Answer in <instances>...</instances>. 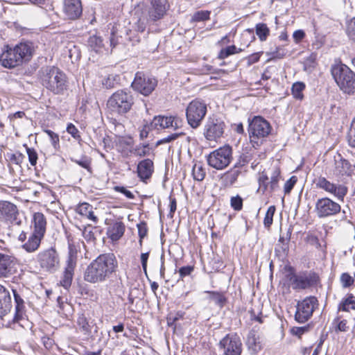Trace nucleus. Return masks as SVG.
<instances>
[{"label": "nucleus", "mask_w": 355, "mask_h": 355, "mask_svg": "<svg viewBox=\"0 0 355 355\" xmlns=\"http://www.w3.org/2000/svg\"><path fill=\"white\" fill-rule=\"evenodd\" d=\"M349 306L351 309L355 310V301H352L349 300H343L338 305V311L349 312Z\"/></svg>", "instance_id": "46"}, {"label": "nucleus", "mask_w": 355, "mask_h": 355, "mask_svg": "<svg viewBox=\"0 0 355 355\" xmlns=\"http://www.w3.org/2000/svg\"><path fill=\"white\" fill-rule=\"evenodd\" d=\"M280 169L277 166L272 168L270 174V192H272L279 188V181L280 179Z\"/></svg>", "instance_id": "33"}, {"label": "nucleus", "mask_w": 355, "mask_h": 355, "mask_svg": "<svg viewBox=\"0 0 355 355\" xmlns=\"http://www.w3.org/2000/svg\"><path fill=\"white\" fill-rule=\"evenodd\" d=\"M318 305V300L314 296L306 297L302 301H299L296 306L295 320L299 323L306 322L311 318Z\"/></svg>", "instance_id": "10"}, {"label": "nucleus", "mask_w": 355, "mask_h": 355, "mask_svg": "<svg viewBox=\"0 0 355 355\" xmlns=\"http://www.w3.org/2000/svg\"><path fill=\"white\" fill-rule=\"evenodd\" d=\"M63 12L67 19L75 20L83 13V6L80 0H64Z\"/></svg>", "instance_id": "18"}, {"label": "nucleus", "mask_w": 355, "mask_h": 355, "mask_svg": "<svg viewBox=\"0 0 355 355\" xmlns=\"http://www.w3.org/2000/svg\"><path fill=\"white\" fill-rule=\"evenodd\" d=\"M272 127L270 123L260 116H255L249 121L248 132L250 143L258 148L270 135Z\"/></svg>", "instance_id": "4"}, {"label": "nucleus", "mask_w": 355, "mask_h": 355, "mask_svg": "<svg viewBox=\"0 0 355 355\" xmlns=\"http://www.w3.org/2000/svg\"><path fill=\"white\" fill-rule=\"evenodd\" d=\"M157 85V80L150 76L145 75L142 72H137L135 75L132 87L134 90L144 96L150 95Z\"/></svg>", "instance_id": "14"}, {"label": "nucleus", "mask_w": 355, "mask_h": 355, "mask_svg": "<svg viewBox=\"0 0 355 355\" xmlns=\"http://www.w3.org/2000/svg\"><path fill=\"white\" fill-rule=\"evenodd\" d=\"M340 211L341 206L328 197L320 198L315 201L314 212L320 219L334 216Z\"/></svg>", "instance_id": "9"}, {"label": "nucleus", "mask_w": 355, "mask_h": 355, "mask_svg": "<svg viewBox=\"0 0 355 355\" xmlns=\"http://www.w3.org/2000/svg\"><path fill=\"white\" fill-rule=\"evenodd\" d=\"M241 174V171L235 168L227 171L221 177V181L223 186L225 187H232L236 182L239 175Z\"/></svg>", "instance_id": "29"}, {"label": "nucleus", "mask_w": 355, "mask_h": 355, "mask_svg": "<svg viewBox=\"0 0 355 355\" xmlns=\"http://www.w3.org/2000/svg\"><path fill=\"white\" fill-rule=\"evenodd\" d=\"M291 230H288L286 233V236L284 237L283 236H280L279 242L281 243L282 245L281 246V250L282 252H285L288 250V242L291 239Z\"/></svg>", "instance_id": "51"}, {"label": "nucleus", "mask_w": 355, "mask_h": 355, "mask_svg": "<svg viewBox=\"0 0 355 355\" xmlns=\"http://www.w3.org/2000/svg\"><path fill=\"white\" fill-rule=\"evenodd\" d=\"M44 132H46L48 135V136L50 137L51 144H52L53 146L54 147V148H55V149L58 148V147H59V141H60L58 135L56 134L55 132H53L51 130H45Z\"/></svg>", "instance_id": "55"}, {"label": "nucleus", "mask_w": 355, "mask_h": 355, "mask_svg": "<svg viewBox=\"0 0 355 355\" xmlns=\"http://www.w3.org/2000/svg\"><path fill=\"white\" fill-rule=\"evenodd\" d=\"M17 214V207L8 201H0V220H13Z\"/></svg>", "instance_id": "23"}, {"label": "nucleus", "mask_w": 355, "mask_h": 355, "mask_svg": "<svg viewBox=\"0 0 355 355\" xmlns=\"http://www.w3.org/2000/svg\"><path fill=\"white\" fill-rule=\"evenodd\" d=\"M346 33L349 39L355 44V17H353L347 23Z\"/></svg>", "instance_id": "45"}, {"label": "nucleus", "mask_w": 355, "mask_h": 355, "mask_svg": "<svg viewBox=\"0 0 355 355\" xmlns=\"http://www.w3.org/2000/svg\"><path fill=\"white\" fill-rule=\"evenodd\" d=\"M92 206L88 203L84 202L80 204L76 208V211L79 214L86 216L87 218L93 220L94 222L97 221L96 216L94 214L92 211Z\"/></svg>", "instance_id": "32"}, {"label": "nucleus", "mask_w": 355, "mask_h": 355, "mask_svg": "<svg viewBox=\"0 0 355 355\" xmlns=\"http://www.w3.org/2000/svg\"><path fill=\"white\" fill-rule=\"evenodd\" d=\"M193 266H187L179 269V274L181 279L189 275L193 271Z\"/></svg>", "instance_id": "60"}, {"label": "nucleus", "mask_w": 355, "mask_h": 355, "mask_svg": "<svg viewBox=\"0 0 355 355\" xmlns=\"http://www.w3.org/2000/svg\"><path fill=\"white\" fill-rule=\"evenodd\" d=\"M138 234L139 236V244L142 245V239L147 235L148 228L146 223H140L137 225Z\"/></svg>", "instance_id": "53"}, {"label": "nucleus", "mask_w": 355, "mask_h": 355, "mask_svg": "<svg viewBox=\"0 0 355 355\" xmlns=\"http://www.w3.org/2000/svg\"><path fill=\"white\" fill-rule=\"evenodd\" d=\"M207 113V105L198 99L192 101L186 110L187 120L193 128H197L201 124Z\"/></svg>", "instance_id": "8"}, {"label": "nucleus", "mask_w": 355, "mask_h": 355, "mask_svg": "<svg viewBox=\"0 0 355 355\" xmlns=\"http://www.w3.org/2000/svg\"><path fill=\"white\" fill-rule=\"evenodd\" d=\"M134 104V98L130 92L118 90L107 101L108 107L119 114L128 112Z\"/></svg>", "instance_id": "6"}, {"label": "nucleus", "mask_w": 355, "mask_h": 355, "mask_svg": "<svg viewBox=\"0 0 355 355\" xmlns=\"http://www.w3.org/2000/svg\"><path fill=\"white\" fill-rule=\"evenodd\" d=\"M331 75L339 88L346 94L355 92V73L345 64H337L331 67Z\"/></svg>", "instance_id": "5"}, {"label": "nucleus", "mask_w": 355, "mask_h": 355, "mask_svg": "<svg viewBox=\"0 0 355 355\" xmlns=\"http://www.w3.org/2000/svg\"><path fill=\"white\" fill-rule=\"evenodd\" d=\"M225 355H241L242 343L236 334H227L219 343Z\"/></svg>", "instance_id": "16"}, {"label": "nucleus", "mask_w": 355, "mask_h": 355, "mask_svg": "<svg viewBox=\"0 0 355 355\" xmlns=\"http://www.w3.org/2000/svg\"><path fill=\"white\" fill-rule=\"evenodd\" d=\"M289 284L294 290H303L315 285L319 277L315 272H306L299 275L291 272L286 275Z\"/></svg>", "instance_id": "11"}, {"label": "nucleus", "mask_w": 355, "mask_h": 355, "mask_svg": "<svg viewBox=\"0 0 355 355\" xmlns=\"http://www.w3.org/2000/svg\"><path fill=\"white\" fill-rule=\"evenodd\" d=\"M154 170L153 162L150 159H145L137 165L138 176L142 181L149 179Z\"/></svg>", "instance_id": "25"}, {"label": "nucleus", "mask_w": 355, "mask_h": 355, "mask_svg": "<svg viewBox=\"0 0 355 355\" xmlns=\"http://www.w3.org/2000/svg\"><path fill=\"white\" fill-rule=\"evenodd\" d=\"M24 146L26 148L31 165L33 166H35L38 158L36 150L33 148L28 147L26 144H24Z\"/></svg>", "instance_id": "47"}, {"label": "nucleus", "mask_w": 355, "mask_h": 355, "mask_svg": "<svg viewBox=\"0 0 355 355\" xmlns=\"http://www.w3.org/2000/svg\"><path fill=\"white\" fill-rule=\"evenodd\" d=\"M125 229V225L122 222L116 221L109 225L107 235L112 241H116L123 236Z\"/></svg>", "instance_id": "26"}, {"label": "nucleus", "mask_w": 355, "mask_h": 355, "mask_svg": "<svg viewBox=\"0 0 355 355\" xmlns=\"http://www.w3.org/2000/svg\"><path fill=\"white\" fill-rule=\"evenodd\" d=\"M33 232L37 234L44 236L46 232V221L43 214L37 212L33 215Z\"/></svg>", "instance_id": "30"}, {"label": "nucleus", "mask_w": 355, "mask_h": 355, "mask_svg": "<svg viewBox=\"0 0 355 355\" xmlns=\"http://www.w3.org/2000/svg\"><path fill=\"white\" fill-rule=\"evenodd\" d=\"M231 207L236 211H240L243 207V199L242 198L237 195L236 196H233L230 200Z\"/></svg>", "instance_id": "49"}, {"label": "nucleus", "mask_w": 355, "mask_h": 355, "mask_svg": "<svg viewBox=\"0 0 355 355\" xmlns=\"http://www.w3.org/2000/svg\"><path fill=\"white\" fill-rule=\"evenodd\" d=\"M67 132L70 134L75 139L81 140L80 132L73 123H69L67 127Z\"/></svg>", "instance_id": "54"}, {"label": "nucleus", "mask_w": 355, "mask_h": 355, "mask_svg": "<svg viewBox=\"0 0 355 355\" xmlns=\"http://www.w3.org/2000/svg\"><path fill=\"white\" fill-rule=\"evenodd\" d=\"M225 128V123L215 116L208 117L204 128V135L207 140L216 141L220 138Z\"/></svg>", "instance_id": "15"}, {"label": "nucleus", "mask_w": 355, "mask_h": 355, "mask_svg": "<svg viewBox=\"0 0 355 355\" xmlns=\"http://www.w3.org/2000/svg\"><path fill=\"white\" fill-rule=\"evenodd\" d=\"M12 309V301L9 291L0 284V318L3 319Z\"/></svg>", "instance_id": "21"}, {"label": "nucleus", "mask_w": 355, "mask_h": 355, "mask_svg": "<svg viewBox=\"0 0 355 355\" xmlns=\"http://www.w3.org/2000/svg\"><path fill=\"white\" fill-rule=\"evenodd\" d=\"M193 179L196 181H202L206 175V170L200 162L196 163L192 169Z\"/></svg>", "instance_id": "34"}, {"label": "nucleus", "mask_w": 355, "mask_h": 355, "mask_svg": "<svg viewBox=\"0 0 355 355\" xmlns=\"http://www.w3.org/2000/svg\"><path fill=\"white\" fill-rule=\"evenodd\" d=\"M210 12L207 10H200L194 13L192 20L194 21H205L209 19Z\"/></svg>", "instance_id": "48"}, {"label": "nucleus", "mask_w": 355, "mask_h": 355, "mask_svg": "<svg viewBox=\"0 0 355 355\" xmlns=\"http://www.w3.org/2000/svg\"><path fill=\"white\" fill-rule=\"evenodd\" d=\"M334 324H336L335 331L345 332L347 331V321L346 320H340V318L337 317L334 320Z\"/></svg>", "instance_id": "50"}, {"label": "nucleus", "mask_w": 355, "mask_h": 355, "mask_svg": "<svg viewBox=\"0 0 355 355\" xmlns=\"http://www.w3.org/2000/svg\"><path fill=\"white\" fill-rule=\"evenodd\" d=\"M71 161L73 162H75L76 164H78L81 167L85 168L89 173H92V167H91V163H92L91 158H89L87 156H83L79 159L71 158Z\"/></svg>", "instance_id": "40"}, {"label": "nucleus", "mask_w": 355, "mask_h": 355, "mask_svg": "<svg viewBox=\"0 0 355 355\" xmlns=\"http://www.w3.org/2000/svg\"><path fill=\"white\" fill-rule=\"evenodd\" d=\"M37 261L44 271L53 272L59 268V255L53 248L39 252L37 256Z\"/></svg>", "instance_id": "12"}, {"label": "nucleus", "mask_w": 355, "mask_h": 355, "mask_svg": "<svg viewBox=\"0 0 355 355\" xmlns=\"http://www.w3.org/2000/svg\"><path fill=\"white\" fill-rule=\"evenodd\" d=\"M351 164L345 159H344L340 154L337 157H335V168L338 175H344L350 173Z\"/></svg>", "instance_id": "31"}, {"label": "nucleus", "mask_w": 355, "mask_h": 355, "mask_svg": "<svg viewBox=\"0 0 355 355\" xmlns=\"http://www.w3.org/2000/svg\"><path fill=\"white\" fill-rule=\"evenodd\" d=\"M118 268V261L113 253L98 256L87 267L84 280L91 284L102 283L109 279Z\"/></svg>", "instance_id": "1"}, {"label": "nucleus", "mask_w": 355, "mask_h": 355, "mask_svg": "<svg viewBox=\"0 0 355 355\" xmlns=\"http://www.w3.org/2000/svg\"><path fill=\"white\" fill-rule=\"evenodd\" d=\"M33 55V46L29 43H20L14 48H10L0 55L1 64L6 68H14L28 61Z\"/></svg>", "instance_id": "3"}, {"label": "nucleus", "mask_w": 355, "mask_h": 355, "mask_svg": "<svg viewBox=\"0 0 355 355\" xmlns=\"http://www.w3.org/2000/svg\"><path fill=\"white\" fill-rule=\"evenodd\" d=\"M88 44L92 49L96 53L101 51L104 46L103 39L97 35L91 36L89 38Z\"/></svg>", "instance_id": "36"}, {"label": "nucleus", "mask_w": 355, "mask_h": 355, "mask_svg": "<svg viewBox=\"0 0 355 355\" xmlns=\"http://www.w3.org/2000/svg\"><path fill=\"white\" fill-rule=\"evenodd\" d=\"M269 28L266 24H258L256 26V33L261 41H265L269 35Z\"/></svg>", "instance_id": "41"}, {"label": "nucleus", "mask_w": 355, "mask_h": 355, "mask_svg": "<svg viewBox=\"0 0 355 355\" xmlns=\"http://www.w3.org/2000/svg\"><path fill=\"white\" fill-rule=\"evenodd\" d=\"M354 279L347 272H344L340 276V282L343 288H348L354 284Z\"/></svg>", "instance_id": "52"}, {"label": "nucleus", "mask_w": 355, "mask_h": 355, "mask_svg": "<svg viewBox=\"0 0 355 355\" xmlns=\"http://www.w3.org/2000/svg\"><path fill=\"white\" fill-rule=\"evenodd\" d=\"M170 199V212L169 216L171 218L173 216V214L177 209L176 199L174 198L169 197Z\"/></svg>", "instance_id": "64"}, {"label": "nucleus", "mask_w": 355, "mask_h": 355, "mask_svg": "<svg viewBox=\"0 0 355 355\" xmlns=\"http://www.w3.org/2000/svg\"><path fill=\"white\" fill-rule=\"evenodd\" d=\"M182 135H184L183 132L171 134V135H168V137L157 141L156 146L161 145L164 143L171 142V141L176 139L178 137Z\"/></svg>", "instance_id": "58"}, {"label": "nucleus", "mask_w": 355, "mask_h": 355, "mask_svg": "<svg viewBox=\"0 0 355 355\" xmlns=\"http://www.w3.org/2000/svg\"><path fill=\"white\" fill-rule=\"evenodd\" d=\"M275 210L276 208L274 205H271L268 207L263 220V224L266 227H270L272 224L273 216L275 214Z\"/></svg>", "instance_id": "43"}, {"label": "nucleus", "mask_w": 355, "mask_h": 355, "mask_svg": "<svg viewBox=\"0 0 355 355\" xmlns=\"http://www.w3.org/2000/svg\"><path fill=\"white\" fill-rule=\"evenodd\" d=\"M348 142L349 146L355 148V119L353 120L352 127L349 130Z\"/></svg>", "instance_id": "59"}, {"label": "nucleus", "mask_w": 355, "mask_h": 355, "mask_svg": "<svg viewBox=\"0 0 355 355\" xmlns=\"http://www.w3.org/2000/svg\"><path fill=\"white\" fill-rule=\"evenodd\" d=\"M258 182L259 184V189L262 190L263 193H265L267 191H270L269 177L265 171H263L261 173H260Z\"/></svg>", "instance_id": "38"}, {"label": "nucleus", "mask_w": 355, "mask_h": 355, "mask_svg": "<svg viewBox=\"0 0 355 355\" xmlns=\"http://www.w3.org/2000/svg\"><path fill=\"white\" fill-rule=\"evenodd\" d=\"M42 85L55 94H61L67 89V78L65 73L55 67H46L40 71Z\"/></svg>", "instance_id": "2"}, {"label": "nucleus", "mask_w": 355, "mask_h": 355, "mask_svg": "<svg viewBox=\"0 0 355 355\" xmlns=\"http://www.w3.org/2000/svg\"><path fill=\"white\" fill-rule=\"evenodd\" d=\"M78 329L86 338H94L98 332V327L93 321L89 322L81 314L77 319Z\"/></svg>", "instance_id": "19"}, {"label": "nucleus", "mask_w": 355, "mask_h": 355, "mask_svg": "<svg viewBox=\"0 0 355 355\" xmlns=\"http://www.w3.org/2000/svg\"><path fill=\"white\" fill-rule=\"evenodd\" d=\"M75 267L76 261L72 257V256L70 255L67 261V266L64 268L63 277L60 281L61 285L65 288H69L71 284Z\"/></svg>", "instance_id": "24"}, {"label": "nucleus", "mask_w": 355, "mask_h": 355, "mask_svg": "<svg viewBox=\"0 0 355 355\" xmlns=\"http://www.w3.org/2000/svg\"><path fill=\"white\" fill-rule=\"evenodd\" d=\"M149 144H139L133 149V153L139 157H144L149 155Z\"/></svg>", "instance_id": "44"}, {"label": "nucleus", "mask_w": 355, "mask_h": 355, "mask_svg": "<svg viewBox=\"0 0 355 355\" xmlns=\"http://www.w3.org/2000/svg\"><path fill=\"white\" fill-rule=\"evenodd\" d=\"M247 344L253 351L261 348L259 336L254 331H251L247 338Z\"/></svg>", "instance_id": "35"}, {"label": "nucleus", "mask_w": 355, "mask_h": 355, "mask_svg": "<svg viewBox=\"0 0 355 355\" xmlns=\"http://www.w3.org/2000/svg\"><path fill=\"white\" fill-rule=\"evenodd\" d=\"M18 261L8 250L2 249L0 252V277L9 278L15 275L18 270Z\"/></svg>", "instance_id": "13"}, {"label": "nucleus", "mask_w": 355, "mask_h": 355, "mask_svg": "<svg viewBox=\"0 0 355 355\" xmlns=\"http://www.w3.org/2000/svg\"><path fill=\"white\" fill-rule=\"evenodd\" d=\"M232 159V148L229 145H225L214 150L207 157L208 164L216 170L225 168Z\"/></svg>", "instance_id": "7"}, {"label": "nucleus", "mask_w": 355, "mask_h": 355, "mask_svg": "<svg viewBox=\"0 0 355 355\" xmlns=\"http://www.w3.org/2000/svg\"><path fill=\"white\" fill-rule=\"evenodd\" d=\"M115 189L122 193H123L128 199H133L135 198L134 194L129 190L121 187H116Z\"/></svg>", "instance_id": "63"}, {"label": "nucleus", "mask_w": 355, "mask_h": 355, "mask_svg": "<svg viewBox=\"0 0 355 355\" xmlns=\"http://www.w3.org/2000/svg\"><path fill=\"white\" fill-rule=\"evenodd\" d=\"M12 292L15 298V302L16 304L15 313L12 318V322L18 323L21 320H24V300L21 297V296L18 294L16 290L12 289Z\"/></svg>", "instance_id": "28"}, {"label": "nucleus", "mask_w": 355, "mask_h": 355, "mask_svg": "<svg viewBox=\"0 0 355 355\" xmlns=\"http://www.w3.org/2000/svg\"><path fill=\"white\" fill-rule=\"evenodd\" d=\"M297 181V178L296 176L293 175V176L289 178V180H288L286 182V183L284 184V193L286 194H288L291 191L293 187L296 184Z\"/></svg>", "instance_id": "56"}, {"label": "nucleus", "mask_w": 355, "mask_h": 355, "mask_svg": "<svg viewBox=\"0 0 355 355\" xmlns=\"http://www.w3.org/2000/svg\"><path fill=\"white\" fill-rule=\"evenodd\" d=\"M308 330H309V326H304V327H295L291 329V332L293 335L300 337L305 332L308 331Z\"/></svg>", "instance_id": "61"}, {"label": "nucleus", "mask_w": 355, "mask_h": 355, "mask_svg": "<svg viewBox=\"0 0 355 355\" xmlns=\"http://www.w3.org/2000/svg\"><path fill=\"white\" fill-rule=\"evenodd\" d=\"M166 8L165 3L162 0H152L151 7L148 10V17L152 21H156L164 17Z\"/></svg>", "instance_id": "22"}, {"label": "nucleus", "mask_w": 355, "mask_h": 355, "mask_svg": "<svg viewBox=\"0 0 355 355\" xmlns=\"http://www.w3.org/2000/svg\"><path fill=\"white\" fill-rule=\"evenodd\" d=\"M153 128H154L150 125V123L144 125L142 127L141 130H140V133H139L140 139H144L146 138L148 135L149 131Z\"/></svg>", "instance_id": "62"}, {"label": "nucleus", "mask_w": 355, "mask_h": 355, "mask_svg": "<svg viewBox=\"0 0 355 355\" xmlns=\"http://www.w3.org/2000/svg\"><path fill=\"white\" fill-rule=\"evenodd\" d=\"M242 51L241 49H237L236 46L232 45L228 46L224 49H222L218 54V58L220 60L225 59L228 56L234 53H240Z\"/></svg>", "instance_id": "37"}, {"label": "nucleus", "mask_w": 355, "mask_h": 355, "mask_svg": "<svg viewBox=\"0 0 355 355\" xmlns=\"http://www.w3.org/2000/svg\"><path fill=\"white\" fill-rule=\"evenodd\" d=\"M316 186L318 188L334 195L340 200H343L344 197L347 193V188L345 186L334 184L324 177H320L318 179Z\"/></svg>", "instance_id": "17"}, {"label": "nucleus", "mask_w": 355, "mask_h": 355, "mask_svg": "<svg viewBox=\"0 0 355 355\" xmlns=\"http://www.w3.org/2000/svg\"><path fill=\"white\" fill-rule=\"evenodd\" d=\"M8 157L10 161L14 164H19L22 162L24 159V155L21 153H17L16 154L11 153L8 154Z\"/></svg>", "instance_id": "57"}, {"label": "nucleus", "mask_w": 355, "mask_h": 355, "mask_svg": "<svg viewBox=\"0 0 355 355\" xmlns=\"http://www.w3.org/2000/svg\"><path fill=\"white\" fill-rule=\"evenodd\" d=\"M44 236L37 234L33 232L28 238V240L22 245V248L28 252H34L40 247Z\"/></svg>", "instance_id": "27"}, {"label": "nucleus", "mask_w": 355, "mask_h": 355, "mask_svg": "<svg viewBox=\"0 0 355 355\" xmlns=\"http://www.w3.org/2000/svg\"><path fill=\"white\" fill-rule=\"evenodd\" d=\"M210 295L209 299L214 302V303L218 305L220 307H223L226 302V298L223 294L218 292L207 291Z\"/></svg>", "instance_id": "39"}, {"label": "nucleus", "mask_w": 355, "mask_h": 355, "mask_svg": "<svg viewBox=\"0 0 355 355\" xmlns=\"http://www.w3.org/2000/svg\"><path fill=\"white\" fill-rule=\"evenodd\" d=\"M305 89V85L302 82L295 83L292 86V94L297 99H302V92Z\"/></svg>", "instance_id": "42"}, {"label": "nucleus", "mask_w": 355, "mask_h": 355, "mask_svg": "<svg viewBox=\"0 0 355 355\" xmlns=\"http://www.w3.org/2000/svg\"><path fill=\"white\" fill-rule=\"evenodd\" d=\"M150 125L158 130L171 127L176 129L178 127V119L173 116H158L154 117Z\"/></svg>", "instance_id": "20"}]
</instances>
